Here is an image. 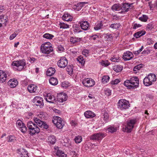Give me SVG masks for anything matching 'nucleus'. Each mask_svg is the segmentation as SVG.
<instances>
[{"label": "nucleus", "mask_w": 157, "mask_h": 157, "mask_svg": "<svg viewBox=\"0 0 157 157\" xmlns=\"http://www.w3.org/2000/svg\"><path fill=\"white\" fill-rule=\"evenodd\" d=\"M143 83L146 86H149L152 84L151 82L147 77H145L143 80Z\"/></svg>", "instance_id": "35"}, {"label": "nucleus", "mask_w": 157, "mask_h": 157, "mask_svg": "<svg viewBox=\"0 0 157 157\" xmlns=\"http://www.w3.org/2000/svg\"><path fill=\"white\" fill-rule=\"evenodd\" d=\"M67 99V96L65 93H61L59 94L57 96V101L59 103H63L66 101Z\"/></svg>", "instance_id": "15"}, {"label": "nucleus", "mask_w": 157, "mask_h": 157, "mask_svg": "<svg viewBox=\"0 0 157 157\" xmlns=\"http://www.w3.org/2000/svg\"><path fill=\"white\" fill-rule=\"evenodd\" d=\"M103 28L102 21H100L95 24L94 29L95 30H98Z\"/></svg>", "instance_id": "31"}, {"label": "nucleus", "mask_w": 157, "mask_h": 157, "mask_svg": "<svg viewBox=\"0 0 157 157\" xmlns=\"http://www.w3.org/2000/svg\"><path fill=\"white\" fill-rule=\"evenodd\" d=\"M105 38L107 39L108 40H110L112 38V36L111 34H107L105 36Z\"/></svg>", "instance_id": "59"}, {"label": "nucleus", "mask_w": 157, "mask_h": 157, "mask_svg": "<svg viewBox=\"0 0 157 157\" xmlns=\"http://www.w3.org/2000/svg\"><path fill=\"white\" fill-rule=\"evenodd\" d=\"M147 42L148 45H151L154 42L151 38H148L147 40Z\"/></svg>", "instance_id": "61"}, {"label": "nucleus", "mask_w": 157, "mask_h": 157, "mask_svg": "<svg viewBox=\"0 0 157 157\" xmlns=\"http://www.w3.org/2000/svg\"><path fill=\"white\" fill-rule=\"evenodd\" d=\"M139 19L142 21L146 22L148 19V17L146 15H143L142 16L139 18Z\"/></svg>", "instance_id": "43"}, {"label": "nucleus", "mask_w": 157, "mask_h": 157, "mask_svg": "<svg viewBox=\"0 0 157 157\" xmlns=\"http://www.w3.org/2000/svg\"><path fill=\"white\" fill-rule=\"evenodd\" d=\"M143 66V65L142 64H138L134 67L133 69V71H134L137 72L142 68Z\"/></svg>", "instance_id": "46"}, {"label": "nucleus", "mask_w": 157, "mask_h": 157, "mask_svg": "<svg viewBox=\"0 0 157 157\" xmlns=\"http://www.w3.org/2000/svg\"><path fill=\"white\" fill-rule=\"evenodd\" d=\"M54 120H53V122L54 124L56 125L57 127L59 129H61L63 128L64 125V121L61 120V118L60 117H56Z\"/></svg>", "instance_id": "13"}, {"label": "nucleus", "mask_w": 157, "mask_h": 157, "mask_svg": "<svg viewBox=\"0 0 157 157\" xmlns=\"http://www.w3.org/2000/svg\"><path fill=\"white\" fill-rule=\"evenodd\" d=\"M153 28V24L151 22L148 24L147 25L146 29L147 30L148 29L151 30Z\"/></svg>", "instance_id": "53"}, {"label": "nucleus", "mask_w": 157, "mask_h": 157, "mask_svg": "<svg viewBox=\"0 0 157 157\" xmlns=\"http://www.w3.org/2000/svg\"><path fill=\"white\" fill-rule=\"evenodd\" d=\"M81 38H79L75 36L71 37L70 38V41L73 44H76L81 40Z\"/></svg>", "instance_id": "22"}, {"label": "nucleus", "mask_w": 157, "mask_h": 157, "mask_svg": "<svg viewBox=\"0 0 157 157\" xmlns=\"http://www.w3.org/2000/svg\"><path fill=\"white\" fill-rule=\"evenodd\" d=\"M60 28L63 29H67L69 28V25L63 22H60L59 24Z\"/></svg>", "instance_id": "39"}, {"label": "nucleus", "mask_w": 157, "mask_h": 157, "mask_svg": "<svg viewBox=\"0 0 157 157\" xmlns=\"http://www.w3.org/2000/svg\"><path fill=\"white\" fill-rule=\"evenodd\" d=\"M16 123L17 127L18 128L19 127H21V124H23L24 123L22 121L18 120L17 121Z\"/></svg>", "instance_id": "56"}, {"label": "nucleus", "mask_w": 157, "mask_h": 157, "mask_svg": "<svg viewBox=\"0 0 157 157\" xmlns=\"http://www.w3.org/2000/svg\"><path fill=\"white\" fill-rule=\"evenodd\" d=\"M124 85L129 89L137 88L139 85V79L137 77H132L129 79L125 81Z\"/></svg>", "instance_id": "1"}, {"label": "nucleus", "mask_w": 157, "mask_h": 157, "mask_svg": "<svg viewBox=\"0 0 157 157\" xmlns=\"http://www.w3.org/2000/svg\"><path fill=\"white\" fill-rule=\"evenodd\" d=\"M110 60L112 62H118V60H119L120 59H119V58L118 57H112L111 58Z\"/></svg>", "instance_id": "60"}, {"label": "nucleus", "mask_w": 157, "mask_h": 157, "mask_svg": "<svg viewBox=\"0 0 157 157\" xmlns=\"http://www.w3.org/2000/svg\"><path fill=\"white\" fill-rule=\"evenodd\" d=\"M145 33L146 32L145 31L142 30L135 33L133 36L136 38H138L144 35Z\"/></svg>", "instance_id": "29"}, {"label": "nucleus", "mask_w": 157, "mask_h": 157, "mask_svg": "<svg viewBox=\"0 0 157 157\" xmlns=\"http://www.w3.org/2000/svg\"><path fill=\"white\" fill-rule=\"evenodd\" d=\"M129 106L130 104L128 101L124 99L119 100L117 103L118 108L121 110L127 109Z\"/></svg>", "instance_id": "6"}, {"label": "nucleus", "mask_w": 157, "mask_h": 157, "mask_svg": "<svg viewBox=\"0 0 157 157\" xmlns=\"http://www.w3.org/2000/svg\"><path fill=\"white\" fill-rule=\"evenodd\" d=\"M132 3L130 4L128 3H122V5H121V11H120L119 13H123L128 12L130 8L132 7Z\"/></svg>", "instance_id": "12"}, {"label": "nucleus", "mask_w": 157, "mask_h": 157, "mask_svg": "<svg viewBox=\"0 0 157 157\" xmlns=\"http://www.w3.org/2000/svg\"><path fill=\"white\" fill-rule=\"evenodd\" d=\"M64 50L63 47L61 45H58L57 46V50L58 52H61Z\"/></svg>", "instance_id": "51"}, {"label": "nucleus", "mask_w": 157, "mask_h": 157, "mask_svg": "<svg viewBox=\"0 0 157 157\" xmlns=\"http://www.w3.org/2000/svg\"><path fill=\"white\" fill-rule=\"evenodd\" d=\"M98 36L97 35H93L90 36V39L94 40L98 39Z\"/></svg>", "instance_id": "54"}, {"label": "nucleus", "mask_w": 157, "mask_h": 157, "mask_svg": "<svg viewBox=\"0 0 157 157\" xmlns=\"http://www.w3.org/2000/svg\"><path fill=\"white\" fill-rule=\"evenodd\" d=\"M43 99V98L39 96H36L33 99V102L37 106H39L40 108L44 106Z\"/></svg>", "instance_id": "9"}, {"label": "nucleus", "mask_w": 157, "mask_h": 157, "mask_svg": "<svg viewBox=\"0 0 157 157\" xmlns=\"http://www.w3.org/2000/svg\"><path fill=\"white\" fill-rule=\"evenodd\" d=\"M17 153L19 154V156L20 157H29L28 153L23 148H20L17 150Z\"/></svg>", "instance_id": "17"}, {"label": "nucleus", "mask_w": 157, "mask_h": 157, "mask_svg": "<svg viewBox=\"0 0 157 157\" xmlns=\"http://www.w3.org/2000/svg\"><path fill=\"white\" fill-rule=\"evenodd\" d=\"M56 141V139L55 136L53 135L50 136L48 139V142L51 144H54Z\"/></svg>", "instance_id": "26"}, {"label": "nucleus", "mask_w": 157, "mask_h": 157, "mask_svg": "<svg viewBox=\"0 0 157 157\" xmlns=\"http://www.w3.org/2000/svg\"><path fill=\"white\" fill-rule=\"evenodd\" d=\"M103 120L105 122H107L108 121V119H109V115L108 114L106 113L105 112L104 114L103 115Z\"/></svg>", "instance_id": "50"}, {"label": "nucleus", "mask_w": 157, "mask_h": 157, "mask_svg": "<svg viewBox=\"0 0 157 157\" xmlns=\"http://www.w3.org/2000/svg\"><path fill=\"white\" fill-rule=\"evenodd\" d=\"M120 24L119 23L112 24L110 26V27L113 29H117L120 26Z\"/></svg>", "instance_id": "47"}, {"label": "nucleus", "mask_w": 157, "mask_h": 157, "mask_svg": "<svg viewBox=\"0 0 157 157\" xmlns=\"http://www.w3.org/2000/svg\"><path fill=\"white\" fill-rule=\"evenodd\" d=\"M101 64L102 65H104L105 66H107L109 65L107 61H102L101 62Z\"/></svg>", "instance_id": "63"}, {"label": "nucleus", "mask_w": 157, "mask_h": 157, "mask_svg": "<svg viewBox=\"0 0 157 157\" xmlns=\"http://www.w3.org/2000/svg\"><path fill=\"white\" fill-rule=\"evenodd\" d=\"M26 65L25 60L24 59L14 61L11 63V66L12 67H16V69L19 71L24 69Z\"/></svg>", "instance_id": "4"}, {"label": "nucleus", "mask_w": 157, "mask_h": 157, "mask_svg": "<svg viewBox=\"0 0 157 157\" xmlns=\"http://www.w3.org/2000/svg\"><path fill=\"white\" fill-rule=\"evenodd\" d=\"M134 57L133 53L131 52L128 51L124 53L123 55V59L125 61L129 60Z\"/></svg>", "instance_id": "14"}, {"label": "nucleus", "mask_w": 157, "mask_h": 157, "mask_svg": "<svg viewBox=\"0 0 157 157\" xmlns=\"http://www.w3.org/2000/svg\"><path fill=\"white\" fill-rule=\"evenodd\" d=\"M62 19L67 21H71L72 19V17L69 13H65L62 17Z\"/></svg>", "instance_id": "25"}, {"label": "nucleus", "mask_w": 157, "mask_h": 157, "mask_svg": "<svg viewBox=\"0 0 157 157\" xmlns=\"http://www.w3.org/2000/svg\"><path fill=\"white\" fill-rule=\"evenodd\" d=\"M43 37L48 39H52L54 37V36L49 33H45L43 35Z\"/></svg>", "instance_id": "41"}, {"label": "nucleus", "mask_w": 157, "mask_h": 157, "mask_svg": "<svg viewBox=\"0 0 157 157\" xmlns=\"http://www.w3.org/2000/svg\"><path fill=\"white\" fill-rule=\"evenodd\" d=\"M117 130V128L114 126H109L107 128V130L109 132L113 133Z\"/></svg>", "instance_id": "28"}, {"label": "nucleus", "mask_w": 157, "mask_h": 157, "mask_svg": "<svg viewBox=\"0 0 157 157\" xmlns=\"http://www.w3.org/2000/svg\"><path fill=\"white\" fill-rule=\"evenodd\" d=\"M137 120L136 119H131L127 121V124L125 128L123 129V131L127 132H130L132 130L135 124L136 123Z\"/></svg>", "instance_id": "5"}, {"label": "nucleus", "mask_w": 157, "mask_h": 157, "mask_svg": "<svg viewBox=\"0 0 157 157\" xmlns=\"http://www.w3.org/2000/svg\"><path fill=\"white\" fill-rule=\"evenodd\" d=\"M111 91L109 89H107L105 90V93L106 95L109 96L111 94Z\"/></svg>", "instance_id": "58"}, {"label": "nucleus", "mask_w": 157, "mask_h": 157, "mask_svg": "<svg viewBox=\"0 0 157 157\" xmlns=\"http://www.w3.org/2000/svg\"><path fill=\"white\" fill-rule=\"evenodd\" d=\"M82 83L84 86L89 87L94 85L95 81L92 78H87L82 80Z\"/></svg>", "instance_id": "8"}, {"label": "nucleus", "mask_w": 157, "mask_h": 157, "mask_svg": "<svg viewBox=\"0 0 157 157\" xmlns=\"http://www.w3.org/2000/svg\"><path fill=\"white\" fill-rule=\"evenodd\" d=\"M18 128L23 133L25 134L26 133L27 128L24 123L23 124H21V127H19Z\"/></svg>", "instance_id": "36"}, {"label": "nucleus", "mask_w": 157, "mask_h": 157, "mask_svg": "<svg viewBox=\"0 0 157 157\" xmlns=\"http://www.w3.org/2000/svg\"><path fill=\"white\" fill-rule=\"evenodd\" d=\"M7 141L10 142H14L16 140L15 137L13 136H10L7 137Z\"/></svg>", "instance_id": "42"}, {"label": "nucleus", "mask_w": 157, "mask_h": 157, "mask_svg": "<svg viewBox=\"0 0 157 157\" xmlns=\"http://www.w3.org/2000/svg\"><path fill=\"white\" fill-rule=\"evenodd\" d=\"M69 83L68 82H62L61 83V86L63 88L66 89L69 86Z\"/></svg>", "instance_id": "49"}, {"label": "nucleus", "mask_w": 157, "mask_h": 157, "mask_svg": "<svg viewBox=\"0 0 157 157\" xmlns=\"http://www.w3.org/2000/svg\"><path fill=\"white\" fill-rule=\"evenodd\" d=\"M27 125L29 130V134L31 135L37 134L40 132V129L36 124L30 121L28 122Z\"/></svg>", "instance_id": "2"}, {"label": "nucleus", "mask_w": 157, "mask_h": 157, "mask_svg": "<svg viewBox=\"0 0 157 157\" xmlns=\"http://www.w3.org/2000/svg\"><path fill=\"white\" fill-rule=\"evenodd\" d=\"M77 61L81 63L82 65H84L85 63V61L83 59V57L81 56H79L77 58Z\"/></svg>", "instance_id": "45"}, {"label": "nucleus", "mask_w": 157, "mask_h": 157, "mask_svg": "<svg viewBox=\"0 0 157 157\" xmlns=\"http://www.w3.org/2000/svg\"><path fill=\"white\" fill-rule=\"evenodd\" d=\"M120 82V80L119 79H116L114 80H113L111 82V84L113 85L117 84Z\"/></svg>", "instance_id": "57"}, {"label": "nucleus", "mask_w": 157, "mask_h": 157, "mask_svg": "<svg viewBox=\"0 0 157 157\" xmlns=\"http://www.w3.org/2000/svg\"><path fill=\"white\" fill-rule=\"evenodd\" d=\"M105 136V133L100 132L91 135L90 139L92 140H96L98 142H100Z\"/></svg>", "instance_id": "7"}, {"label": "nucleus", "mask_w": 157, "mask_h": 157, "mask_svg": "<svg viewBox=\"0 0 157 157\" xmlns=\"http://www.w3.org/2000/svg\"><path fill=\"white\" fill-rule=\"evenodd\" d=\"M89 51L87 49H84L82 52V54L86 57H87L89 56Z\"/></svg>", "instance_id": "55"}, {"label": "nucleus", "mask_w": 157, "mask_h": 157, "mask_svg": "<svg viewBox=\"0 0 157 157\" xmlns=\"http://www.w3.org/2000/svg\"><path fill=\"white\" fill-rule=\"evenodd\" d=\"M74 140L76 144L80 143L82 140V138L81 136H78L75 137Z\"/></svg>", "instance_id": "40"}, {"label": "nucleus", "mask_w": 157, "mask_h": 157, "mask_svg": "<svg viewBox=\"0 0 157 157\" xmlns=\"http://www.w3.org/2000/svg\"><path fill=\"white\" fill-rule=\"evenodd\" d=\"M149 80L151 82V83L155 82L156 79V78L155 75L153 74H150L147 76Z\"/></svg>", "instance_id": "37"}, {"label": "nucleus", "mask_w": 157, "mask_h": 157, "mask_svg": "<svg viewBox=\"0 0 157 157\" xmlns=\"http://www.w3.org/2000/svg\"><path fill=\"white\" fill-rule=\"evenodd\" d=\"M7 20V18L6 17H4L3 15L0 16V27L2 26V24L5 26L6 25Z\"/></svg>", "instance_id": "23"}, {"label": "nucleus", "mask_w": 157, "mask_h": 157, "mask_svg": "<svg viewBox=\"0 0 157 157\" xmlns=\"http://www.w3.org/2000/svg\"><path fill=\"white\" fill-rule=\"evenodd\" d=\"M141 26L142 25L140 24L136 23L135 22H134L132 25V26L133 29H136L141 27Z\"/></svg>", "instance_id": "48"}, {"label": "nucleus", "mask_w": 157, "mask_h": 157, "mask_svg": "<svg viewBox=\"0 0 157 157\" xmlns=\"http://www.w3.org/2000/svg\"><path fill=\"white\" fill-rule=\"evenodd\" d=\"M55 72L56 70L55 68L52 67L49 68L47 70L46 75L47 76H51L53 75Z\"/></svg>", "instance_id": "30"}, {"label": "nucleus", "mask_w": 157, "mask_h": 157, "mask_svg": "<svg viewBox=\"0 0 157 157\" xmlns=\"http://www.w3.org/2000/svg\"><path fill=\"white\" fill-rule=\"evenodd\" d=\"M7 76L5 72L0 70V82L3 83L5 82Z\"/></svg>", "instance_id": "19"}, {"label": "nucleus", "mask_w": 157, "mask_h": 157, "mask_svg": "<svg viewBox=\"0 0 157 157\" xmlns=\"http://www.w3.org/2000/svg\"><path fill=\"white\" fill-rule=\"evenodd\" d=\"M109 79V77L108 75H104L103 76L101 79V82L103 83H107Z\"/></svg>", "instance_id": "44"}, {"label": "nucleus", "mask_w": 157, "mask_h": 157, "mask_svg": "<svg viewBox=\"0 0 157 157\" xmlns=\"http://www.w3.org/2000/svg\"><path fill=\"white\" fill-rule=\"evenodd\" d=\"M17 34L15 33L11 34L10 37V39L11 40L13 39L17 36Z\"/></svg>", "instance_id": "62"}, {"label": "nucleus", "mask_w": 157, "mask_h": 157, "mask_svg": "<svg viewBox=\"0 0 157 157\" xmlns=\"http://www.w3.org/2000/svg\"><path fill=\"white\" fill-rule=\"evenodd\" d=\"M38 87L34 84H30L28 87V90L31 93L36 92Z\"/></svg>", "instance_id": "20"}, {"label": "nucleus", "mask_w": 157, "mask_h": 157, "mask_svg": "<svg viewBox=\"0 0 157 157\" xmlns=\"http://www.w3.org/2000/svg\"><path fill=\"white\" fill-rule=\"evenodd\" d=\"M74 31L75 33H78L81 32L79 28L78 27H75V28L74 30Z\"/></svg>", "instance_id": "64"}, {"label": "nucleus", "mask_w": 157, "mask_h": 157, "mask_svg": "<svg viewBox=\"0 0 157 157\" xmlns=\"http://www.w3.org/2000/svg\"><path fill=\"white\" fill-rule=\"evenodd\" d=\"M50 83L52 85L56 86L58 84V81L56 78L51 77L49 80Z\"/></svg>", "instance_id": "32"}, {"label": "nucleus", "mask_w": 157, "mask_h": 157, "mask_svg": "<svg viewBox=\"0 0 157 157\" xmlns=\"http://www.w3.org/2000/svg\"><path fill=\"white\" fill-rule=\"evenodd\" d=\"M46 101L50 103H54V101L55 100V97L50 93H48L45 97Z\"/></svg>", "instance_id": "18"}, {"label": "nucleus", "mask_w": 157, "mask_h": 157, "mask_svg": "<svg viewBox=\"0 0 157 157\" xmlns=\"http://www.w3.org/2000/svg\"><path fill=\"white\" fill-rule=\"evenodd\" d=\"M33 120L35 123L39 127L46 129L48 128V125L45 122L41 121L38 118L34 117Z\"/></svg>", "instance_id": "11"}, {"label": "nucleus", "mask_w": 157, "mask_h": 157, "mask_svg": "<svg viewBox=\"0 0 157 157\" xmlns=\"http://www.w3.org/2000/svg\"><path fill=\"white\" fill-rule=\"evenodd\" d=\"M68 64L67 59L64 57H61L57 63L58 66L60 68H65Z\"/></svg>", "instance_id": "10"}, {"label": "nucleus", "mask_w": 157, "mask_h": 157, "mask_svg": "<svg viewBox=\"0 0 157 157\" xmlns=\"http://www.w3.org/2000/svg\"><path fill=\"white\" fill-rule=\"evenodd\" d=\"M111 9L113 11H121V4L119 3H117L114 4L111 7Z\"/></svg>", "instance_id": "24"}, {"label": "nucleus", "mask_w": 157, "mask_h": 157, "mask_svg": "<svg viewBox=\"0 0 157 157\" xmlns=\"http://www.w3.org/2000/svg\"><path fill=\"white\" fill-rule=\"evenodd\" d=\"M80 26L82 29L87 30L89 29V24L88 21H83L79 22Z\"/></svg>", "instance_id": "16"}, {"label": "nucleus", "mask_w": 157, "mask_h": 157, "mask_svg": "<svg viewBox=\"0 0 157 157\" xmlns=\"http://www.w3.org/2000/svg\"><path fill=\"white\" fill-rule=\"evenodd\" d=\"M49 42H46L40 46V50L41 52L46 54H49L53 51V47L51 45Z\"/></svg>", "instance_id": "3"}, {"label": "nucleus", "mask_w": 157, "mask_h": 157, "mask_svg": "<svg viewBox=\"0 0 157 157\" xmlns=\"http://www.w3.org/2000/svg\"><path fill=\"white\" fill-rule=\"evenodd\" d=\"M56 154L59 157H66L67 156V155L60 150H58L57 151Z\"/></svg>", "instance_id": "38"}, {"label": "nucleus", "mask_w": 157, "mask_h": 157, "mask_svg": "<svg viewBox=\"0 0 157 157\" xmlns=\"http://www.w3.org/2000/svg\"><path fill=\"white\" fill-rule=\"evenodd\" d=\"M123 67L121 65H116L113 66V69L116 72H119L121 71Z\"/></svg>", "instance_id": "34"}, {"label": "nucleus", "mask_w": 157, "mask_h": 157, "mask_svg": "<svg viewBox=\"0 0 157 157\" xmlns=\"http://www.w3.org/2000/svg\"><path fill=\"white\" fill-rule=\"evenodd\" d=\"M18 84V82L15 79H10L8 82V84L11 88L15 87Z\"/></svg>", "instance_id": "21"}, {"label": "nucleus", "mask_w": 157, "mask_h": 157, "mask_svg": "<svg viewBox=\"0 0 157 157\" xmlns=\"http://www.w3.org/2000/svg\"><path fill=\"white\" fill-rule=\"evenodd\" d=\"M84 114L86 117L87 118H92L95 115L93 112L90 111H86L84 113Z\"/></svg>", "instance_id": "27"}, {"label": "nucleus", "mask_w": 157, "mask_h": 157, "mask_svg": "<svg viewBox=\"0 0 157 157\" xmlns=\"http://www.w3.org/2000/svg\"><path fill=\"white\" fill-rule=\"evenodd\" d=\"M87 2H81L78 3L75 5L76 7L77 8L75 9H77L78 10H79L81 9V8L83 7L85 4H88Z\"/></svg>", "instance_id": "33"}, {"label": "nucleus", "mask_w": 157, "mask_h": 157, "mask_svg": "<svg viewBox=\"0 0 157 157\" xmlns=\"http://www.w3.org/2000/svg\"><path fill=\"white\" fill-rule=\"evenodd\" d=\"M66 70L69 73H72L73 71L72 66L71 65L67 66Z\"/></svg>", "instance_id": "52"}]
</instances>
